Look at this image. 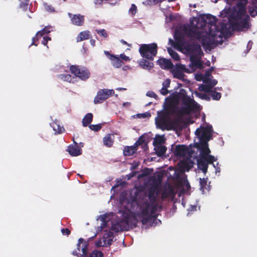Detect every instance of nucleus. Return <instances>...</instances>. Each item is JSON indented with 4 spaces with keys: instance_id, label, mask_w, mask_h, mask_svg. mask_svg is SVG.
<instances>
[{
    "instance_id": "obj_1",
    "label": "nucleus",
    "mask_w": 257,
    "mask_h": 257,
    "mask_svg": "<svg viewBox=\"0 0 257 257\" xmlns=\"http://www.w3.org/2000/svg\"><path fill=\"white\" fill-rule=\"evenodd\" d=\"M158 205L155 202L153 203L146 201L141 207L142 210L139 217L143 224L145 225L151 222L156 218L155 215L157 210Z\"/></svg>"
},
{
    "instance_id": "obj_2",
    "label": "nucleus",
    "mask_w": 257,
    "mask_h": 257,
    "mask_svg": "<svg viewBox=\"0 0 257 257\" xmlns=\"http://www.w3.org/2000/svg\"><path fill=\"white\" fill-rule=\"evenodd\" d=\"M247 0L238 1L234 7V9L230 15L229 20L232 23H237L242 18L246 15V5Z\"/></svg>"
},
{
    "instance_id": "obj_3",
    "label": "nucleus",
    "mask_w": 257,
    "mask_h": 257,
    "mask_svg": "<svg viewBox=\"0 0 257 257\" xmlns=\"http://www.w3.org/2000/svg\"><path fill=\"white\" fill-rule=\"evenodd\" d=\"M181 101L183 106L178 111L179 116L189 114L198 107V103L193 98L186 94L182 95Z\"/></svg>"
},
{
    "instance_id": "obj_4",
    "label": "nucleus",
    "mask_w": 257,
    "mask_h": 257,
    "mask_svg": "<svg viewBox=\"0 0 257 257\" xmlns=\"http://www.w3.org/2000/svg\"><path fill=\"white\" fill-rule=\"evenodd\" d=\"M139 51L141 56L150 61H153L158 53V46L156 43L141 44Z\"/></svg>"
},
{
    "instance_id": "obj_5",
    "label": "nucleus",
    "mask_w": 257,
    "mask_h": 257,
    "mask_svg": "<svg viewBox=\"0 0 257 257\" xmlns=\"http://www.w3.org/2000/svg\"><path fill=\"white\" fill-rule=\"evenodd\" d=\"M209 33L211 36L206 35H203L201 32V38L197 39L201 43L204 48H211L218 44V41L216 40L217 34L212 33L211 29L209 31Z\"/></svg>"
},
{
    "instance_id": "obj_6",
    "label": "nucleus",
    "mask_w": 257,
    "mask_h": 257,
    "mask_svg": "<svg viewBox=\"0 0 257 257\" xmlns=\"http://www.w3.org/2000/svg\"><path fill=\"white\" fill-rule=\"evenodd\" d=\"M70 71L76 77H78L83 81L87 80L90 76V72L86 67H80L78 65H71L70 67Z\"/></svg>"
},
{
    "instance_id": "obj_7",
    "label": "nucleus",
    "mask_w": 257,
    "mask_h": 257,
    "mask_svg": "<svg viewBox=\"0 0 257 257\" xmlns=\"http://www.w3.org/2000/svg\"><path fill=\"white\" fill-rule=\"evenodd\" d=\"M88 242L84 240L82 238L78 239L77 244V250L73 251L72 254L77 257H88Z\"/></svg>"
},
{
    "instance_id": "obj_8",
    "label": "nucleus",
    "mask_w": 257,
    "mask_h": 257,
    "mask_svg": "<svg viewBox=\"0 0 257 257\" xmlns=\"http://www.w3.org/2000/svg\"><path fill=\"white\" fill-rule=\"evenodd\" d=\"M121 222L125 223L128 227L135 228L137 226L138 220L137 217L132 214L130 210H125L122 212Z\"/></svg>"
},
{
    "instance_id": "obj_9",
    "label": "nucleus",
    "mask_w": 257,
    "mask_h": 257,
    "mask_svg": "<svg viewBox=\"0 0 257 257\" xmlns=\"http://www.w3.org/2000/svg\"><path fill=\"white\" fill-rule=\"evenodd\" d=\"M212 127L211 125L207 126H200L195 131V135L199 140L209 141L211 138Z\"/></svg>"
},
{
    "instance_id": "obj_10",
    "label": "nucleus",
    "mask_w": 257,
    "mask_h": 257,
    "mask_svg": "<svg viewBox=\"0 0 257 257\" xmlns=\"http://www.w3.org/2000/svg\"><path fill=\"white\" fill-rule=\"evenodd\" d=\"M114 93L113 89H102L99 90L94 99L95 104L101 103Z\"/></svg>"
},
{
    "instance_id": "obj_11",
    "label": "nucleus",
    "mask_w": 257,
    "mask_h": 257,
    "mask_svg": "<svg viewBox=\"0 0 257 257\" xmlns=\"http://www.w3.org/2000/svg\"><path fill=\"white\" fill-rule=\"evenodd\" d=\"M174 155L175 156L179 157L191 156L192 155V151L187 146L178 145L176 146Z\"/></svg>"
},
{
    "instance_id": "obj_12",
    "label": "nucleus",
    "mask_w": 257,
    "mask_h": 257,
    "mask_svg": "<svg viewBox=\"0 0 257 257\" xmlns=\"http://www.w3.org/2000/svg\"><path fill=\"white\" fill-rule=\"evenodd\" d=\"M186 50L190 55H196V56L201 57L203 54L201 46L198 44L193 43L187 45Z\"/></svg>"
},
{
    "instance_id": "obj_13",
    "label": "nucleus",
    "mask_w": 257,
    "mask_h": 257,
    "mask_svg": "<svg viewBox=\"0 0 257 257\" xmlns=\"http://www.w3.org/2000/svg\"><path fill=\"white\" fill-rule=\"evenodd\" d=\"M70 18L72 24L77 26H82L84 23V17L80 14H72L69 13L68 14Z\"/></svg>"
},
{
    "instance_id": "obj_14",
    "label": "nucleus",
    "mask_w": 257,
    "mask_h": 257,
    "mask_svg": "<svg viewBox=\"0 0 257 257\" xmlns=\"http://www.w3.org/2000/svg\"><path fill=\"white\" fill-rule=\"evenodd\" d=\"M190 61L191 62L190 67L194 71L196 68L202 69L203 67L202 62L200 57L196 55H191L190 56Z\"/></svg>"
},
{
    "instance_id": "obj_15",
    "label": "nucleus",
    "mask_w": 257,
    "mask_h": 257,
    "mask_svg": "<svg viewBox=\"0 0 257 257\" xmlns=\"http://www.w3.org/2000/svg\"><path fill=\"white\" fill-rule=\"evenodd\" d=\"M106 56L111 60V63L113 66L115 68H118L121 67L123 62L118 57L110 54L108 51L104 52Z\"/></svg>"
},
{
    "instance_id": "obj_16",
    "label": "nucleus",
    "mask_w": 257,
    "mask_h": 257,
    "mask_svg": "<svg viewBox=\"0 0 257 257\" xmlns=\"http://www.w3.org/2000/svg\"><path fill=\"white\" fill-rule=\"evenodd\" d=\"M158 193L157 186L153 185L148 189V197L150 203H153L156 202Z\"/></svg>"
},
{
    "instance_id": "obj_17",
    "label": "nucleus",
    "mask_w": 257,
    "mask_h": 257,
    "mask_svg": "<svg viewBox=\"0 0 257 257\" xmlns=\"http://www.w3.org/2000/svg\"><path fill=\"white\" fill-rule=\"evenodd\" d=\"M51 28H52V27L51 26H50V27L46 26L42 30L38 31L36 33L35 37L33 38L32 43L31 45L37 46L38 44L36 43V41H38L39 40V38L43 36L44 35L50 33V32H51L50 29H51Z\"/></svg>"
},
{
    "instance_id": "obj_18",
    "label": "nucleus",
    "mask_w": 257,
    "mask_h": 257,
    "mask_svg": "<svg viewBox=\"0 0 257 257\" xmlns=\"http://www.w3.org/2000/svg\"><path fill=\"white\" fill-rule=\"evenodd\" d=\"M191 156H187L186 158H184L182 161L179 162L180 167L187 171L193 167V162L191 160Z\"/></svg>"
},
{
    "instance_id": "obj_19",
    "label": "nucleus",
    "mask_w": 257,
    "mask_h": 257,
    "mask_svg": "<svg viewBox=\"0 0 257 257\" xmlns=\"http://www.w3.org/2000/svg\"><path fill=\"white\" fill-rule=\"evenodd\" d=\"M157 63L163 69H172L174 66L170 60L165 58H161L157 61Z\"/></svg>"
},
{
    "instance_id": "obj_20",
    "label": "nucleus",
    "mask_w": 257,
    "mask_h": 257,
    "mask_svg": "<svg viewBox=\"0 0 257 257\" xmlns=\"http://www.w3.org/2000/svg\"><path fill=\"white\" fill-rule=\"evenodd\" d=\"M74 146L70 145L67 149V151L72 156H77L81 154L82 150L78 146L77 143L73 140Z\"/></svg>"
},
{
    "instance_id": "obj_21",
    "label": "nucleus",
    "mask_w": 257,
    "mask_h": 257,
    "mask_svg": "<svg viewBox=\"0 0 257 257\" xmlns=\"http://www.w3.org/2000/svg\"><path fill=\"white\" fill-rule=\"evenodd\" d=\"M182 119L180 117H177L172 120L169 121L168 128L167 130H176L180 127Z\"/></svg>"
},
{
    "instance_id": "obj_22",
    "label": "nucleus",
    "mask_w": 257,
    "mask_h": 257,
    "mask_svg": "<svg viewBox=\"0 0 257 257\" xmlns=\"http://www.w3.org/2000/svg\"><path fill=\"white\" fill-rule=\"evenodd\" d=\"M186 34L190 37L195 38L196 39H199L201 38V32L200 31H197L193 28H185L184 29Z\"/></svg>"
},
{
    "instance_id": "obj_23",
    "label": "nucleus",
    "mask_w": 257,
    "mask_h": 257,
    "mask_svg": "<svg viewBox=\"0 0 257 257\" xmlns=\"http://www.w3.org/2000/svg\"><path fill=\"white\" fill-rule=\"evenodd\" d=\"M214 29H215V31L213 33L217 34H218V33H220V34L218 35V37L221 38L222 35L226 31V25L223 22H219L218 25L217 24L216 25H214Z\"/></svg>"
},
{
    "instance_id": "obj_24",
    "label": "nucleus",
    "mask_w": 257,
    "mask_h": 257,
    "mask_svg": "<svg viewBox=\"0 0 257 257\" xmlns=\"http://www.w3.org/2000/svg\"><path fill=\"white\" fill-rule=\"evenodd\" d=\"M197 165L199 169L202 171L203 173L206 174L208 169V164L204 157L201 156L197 160Z\"/></svg>"
},
{
    "instance_id": "obj_25",
    "label": "nucleus",
    "mask_w": 257,
    "mask_h": 257,
    "mask_svg": "<svg viewBox=\"0 0 257 257\" xmlns=\"http://www.w3.org/2000/svg\"><path fill=\"white\" fill-rule=\"evenodd\" d=\"M169 121L165 119L164 116H160L159 119L156 121V125L159 128L163 131L167 130L168 128Z\"/></svg>"
},
{
    "instance_id": "obj_26",
    "label": "nucleus",
    "mask_w": 257,
    "mask_h": 257,
    "mask_svg": "<svg viewBox=\"0 0 257 257\" xmlns=\"http://www.w3.org/2000/svg\"><path fill=\"white\" fill-rule=\"evenodd\" d=\"M249 17L248 15H246L245 17L243 19H241L240 21H239L237 23H232L233 25H236L241 28H246L248 29L249 28Z\"/></svg>"
},
{
    "instance_id": "obj_27",
    "label": "nucleus",
    "mask_w": 257,
    "mask_h": 257,
    "mask_svg": "<svg viewBox=\"0 0 257 257\" xmlns=\"http://www.w3.org/2000/svg\"><path fill=\"white\" fill-rule=\"evenodd\" d=\"M149 60L146 59H142L140 62V66L144 69L150 70L154 67V63L152 62H149Z\"/></svg>"
},
{
    "instance_id": "obj_28",
    "label": "nucleus",
    "mask_w": 257,
    "mask_h": 257,
    "mask_svg": "<svg viewBox=\"0 0 257 257\" xmlns=\"http://www.w3.org/2000/svg\"><path fill=\"white\" fill-rule=\"evenodd\" d=\"M90 32L89 31H85L80 32L77 37V42H81L90 38Z\"/></svg>"
},
{
    "instance_id": "obj_29",
    "label": "nucleus",
    "mask_w": 257,
    "mask_h": 257,
    "mask_svg": "<svg viewBox=\"0 0 257 257\" xmlns=\"http://www.w3.org/2000/svg\"><path fill=\"white\" fill-rule=\"evenodd\" d=\"M137 149L134 146H126L123 149L124 156H132L137 152Z\"/></svg>"
},
{
    "instance_id": "obj_30",
    "label": "nucleus",
    "mask_w": 257,
    "mask_h": 257,
    "mask_svg": "<svg viewBox=\"0 0 257 257\" xmlns=\"http://www.w3.org/2000/svg\"><path fill=\"white\" fill-rule=\"evenodd\" d=\"M93 114L92 113H87L82 119V125L84 127L90 125L93 119Z\"/></svg>"
},
{
    "instance_id": "obj_31",
    "label": "nucleus",
    "mask_w": 257,
    "mask_h": 257,
    "mask_svg": "<svg viewBox=\"0 0 257 257\" xmlns=\"http://www.w3.org/2000/svg\"><path fill=\"white\" fill-rule=\"evenodd\" d=\"M207 180L208 178H200V190L203 193L204 192L205 190H209V186L207 185Z\"/></svg>"
},
{
    "instance_id": "obj_32",
    "label": "nucleus",
    "mask_w": 257,
    "mask_h": 257,
    "mask_svg": "<svg viewBox=\"0 0 257 257\" xmlns=\"http://www.w3.org/2000/svg\"><path fill=\"white\" fill-rule=\"evenodd\" d=\"M113 142V140L111 138V135L109 134L105 136L103 139L104 145L108 148L112 146Z\"/></svg>"
},
{
    "instance_id": "obj_33",
    "label": "nucleus",
    "mask_w": 257,
    "mask_h": 257,
    "mask_svg": "<svg viewBox=\"0 0 257 257\" xmlns=\"http://www.w3.org/2000/svg\"><path fill=\"white\" fill-rule=\"evenodd\" d=\"M167 147L164 146H155V150L156 154L158 157L163 156L167 151Z\"/></svg>"
},
{
    "instance_id": "obj_34",
    "label": "nucleus",
    "mask_w": 257,
    "mask_h": 257,
    "mask_svg": "<svg viewBox=\"0 0 257 257\" xmlns=\"http://www.w3.org/2000/svg\"><path fill=\"white\" fill-rule=\"evenodd\" d=\"M171 72L174 78L179 79L181 80L184 79L185 75L183 72L173 69H172Z\"/></svg>"
},
{
    "instance_id": "obj_35",
    "label": "nucleus",
    "mask_w": 257,
    "mask_h": 257,
    "mask_svg": "<svg viewBox=\"0 0 257 257\" xmlns=\"http://www.w3.org/2000/svg\"><path fill=\"white\" fill-rule=\"evenodd\" d=\"M172 69L175 70H178V71H181L182 72H190V71L187 68H186L184 65L180 63L176 64L175 67H173Z\"/></svg>"
},
{
    "instance_id": "obj_36",
    "label": "nucleus",
    "mask_w": 257,
    "mask_h": 257,
    "mask_svg": "<svg viewBox=\"0 0 257 257\" xmlns=\"http://www.w3.org/2000/svg\"><path fill=\"white\" fill-rule=\"evenodd\" d=\"M206 18L208 21V23L211 25V27H214V25H216L217 19L215 16L208 14L206 16Z\"/></svg>"
},
{
    "instance_id": "obj_37",
    "label": "nucleus",
    "mask_w": 257,
    "mask_h": 257,
    "mask_svg": "<svg viewBox=\"0 0 257 257\" xmlns=\"http://www.w3.org/2000/svg\"><path fill=\"white\" fill-rule=\"evenodd\" d=\"M168 52L174 60L179 61L180 60V56L179 54L175 50L171 48H168Z\"/></svg>"
},
{
    "instance_id": "obj_38",
    "label": "nucleus",
    "mask_w": 257,
    "mask_h": 257,
    "mask_svg": "<svg viewBox=\"0 0 257 257\" xmlns=\"http://www.w3.org/2000/svg\"><path fill=\"white\" fill-rule=\"evenodd\" d=\"M199 143H196L195 144V147L200 149V151L208 146V142L209 141L206 140H199Z\"/></svg>"
},
{
    "instance_id": "obj_39",
    "label": "nucleus",
    "mask_w": 257,
    "mask_h": 257,
    "mask_svg": "<svg viewBox=\"0 0 257 257\" xmlns=\"http://www.w3.org/2000/svg\"><path fill=\"white\" fill-rule=\"evenodd\" d=\"M210 95L212 99L215 100H219L221 97V93L216 92L215 90H211Z\"/></svg>"
},
{
    "instance_id": "obj_40",
    "label": "nucleus",
    "mask_w": 257,
    "mask_h": 257,
    "mask_svg": "<svg viewBox=\"0 0 257 257\" xmlns=\"http://www.w3.org/2000/svg\"><path fill=\"white\" fill-rule=\"evenodd\" d=\"M110 230L115 232L121 231V228L120 225V222H116L115 224H112L111 226Z\"/></svg>"
},
{
    "instance_id": "obj_41",
    "label": "nucleus",
    "mask_w": 257,
    "mask_h": 257,
    "mask_svg": "<svg viewBox=\"0 0 257 257\" xmlns=\"http://www.w3.org/2000/svg\"><path fill=\"white\" fill-rule=\"evenodd\" d=\"M166 110V111H168L170 113L173 114L176 112V107L172 103H170L167 105Z\"/></svg>"
},
{
    "instance_id": "obj_42",
    "label": "nucleus",
    "mask_w": 257,
    "mask_h": 257,
    "mask_svg": "<svg viewBox=\"0 0 257 257\" xmlns=\"http://www.w3.org/2000/svg\"><path fill=\"white\" fill-rule=\"evenodd\" d=\"M88 257H103V253L101 251L94 250Z\"/></svg>"
},
{
    "instance_id": "obj_43",
    "label": "nucleus",
    "mask_w": 257,
    "mask_h": 257,
    "mask_svg": "<svg viewBox=\"0 0 257 257\" xmlns=\"http://www.w3.org/2000/svg\"><path fill=\"white\" fill-rule=\"evenodd\" d=\"M202 157H204L206 160L207 164H213V162L216 161L215 158L214 156H211L210 155H208L207 156L201 155Z\"/></svg>"
},
{
    "instance_id": "obj_44",
    "label": "nucleus",
    "mask_w": 257,
    "mask_h": 257,
    "mask_svg": "<svg viewBox=\"0 0 257 257\" xmlns=\"http://www.w3.org/2000/svg\"><path fill=\"white\" fill-rule=\"evenodd\" d=\"M153 172V169L146 168L142 171V174L141 175V176L142 177L147 176L151 174Z\"/></svg>"
},
{
    "instance_id": "obj_45",
    "label": "nucleus",
    "mask_w": 257,
    "mask_h": 257,
    "mask_svg": "<svg viewBox=\"0 0 257 257\" xmlns=\"http://www.w3.org/2000/svg\"><path fill=\"white\" fill-rule=\"evenodd\" d=\"M211 88L210 87V86L208 84V85H202L201 86H200L199 87V90L200 91H204L205 92H211Z\"/></svg>"
},
{
    "instance_id": "obj_46",
    "label": "nucleus",
    "mask_w": 257,
    "mask_h": 257,
    "mask_svg": "<svg viewBox=\"0 0 257 257\" xmlns=\"http://www.w3.org/2000/svg\"><path fill=\"white\" fill-rule=\"evenodd\" d=\"M60 78L64 81L70 82L72 79L71 75L68 74H62L60 75Z\"/></svg>"
},
{
    "instance_id": "obj_47",
    "label": "nucleus",
    "mask_w": 257,
    "mask_h": 257,
    "mask_svg": "<svg viewBox=\"0 0 257 257\" xmlns=\"http://www.w3.org/2000/svg\"><path fill=\"white\" fill-rule=\"evenodd\" d=\"M164 143V140L162 137L159 136L158 138H157L153 142L154 145L155 146H160L161 144Z\"/></svg>"
},
{
    "instance_id": "obj_48",
    "label": "nucleus",
    "mask_w": 257,
    "mask_h": 257,
    "mask_svg": "<svg viewBox=\"0 0 257 257\" xmlns=\"http://www.w3.org/2000/svg\"><path fill=\"white\" fill-rule=\"evenodd\" d=\"M89 127L92 131H94V132H98L101 128V124H90L89 125Z\"/></svg>"
},
{
    "instance_id": "obj_49",
    "label": "nucleus",
    "mask_w": 257,
    "mask_h": 257,
    "mask_svg": "<svg viewBox=\"0 0 257 257\" xmlns=\"http://www.w3.org/2000/svg\"><path fill=\"white\" fill-rule=\"evenodd\" d=\"M52 127L54 131L56 132V133L60 134L62 132V130H64L63 127H61L56 123H53Z\"/></svg>"
},
{
    "instance_id": "obj_50",
    "label": "nucleus",
    "mask_w": 257,
    "mask_h": 257,
    "mask_svg": "<svg viewBox=\"0 0 257 257\" xmlns=\"http://www.w3.org/2000/svg\"><path fill=\"white\" fill-rule=\"evenodd\" d=\"M96 32L97 33L104 38H106L108 37V34L104 29H100V30H96Z\"/></svg>"
},
{
    "instance_id": "obj_51",
    "label": "nucleus",
    "mask_w": 257,
    "mask_h": 257,
    "mask_svg": "<svg viewBox=\"0 0 257 257\" xmlns=\"http://www.w3.org/2000/svg\"><path fill=\"white\" fill-rule=\"evenodd\" d=\"M196 95L202 99H205L207 101H209L210 99L209 96L204 93L196 92Z\"/></svg>"
},
{
    "instance_id": "obj_52",
    "label": "nucleus",
    "mask_w": 257,
    "mask_h": 257,
    "mask_svg": "<svg viewBox=\"0 0 257 257\" xmlns=\"http://www.w3.org/2000/svg\"><path fill=\"white\" fill-rule=\"evenodd\" d=\"M101 220L102 222L101 224V227L102 228H104L107 226V223L109 222V220H107V217L105 215H103L101 217Z\"/></svg>"
},
{
    "instance_id": "obj_53",
    "label": "nucleus",
    "mask_w": 257,
    "mask_h": 257,
    "mask_svg": "<svg viewBox=\"0 0 257 257\" xmlns=\"http://www.w3.org/2000/svg\"><path fill=\"white\" fill-rule=\"evenodd\" d=\"M200 152L201 153V155H204V156H207V155H209V154L211 152L210 149L208 148V146H207L206 147H205V148H203V149H202L200 151Z\"/></svg>"
},
{
    "instance_id": "obj_54",
    "label": "nucleus",
    "mask_w": 257,
    "mask_h": 257,
    "mask_svg": "<svg viewBox=\"0 0 257 257\" xmlns=\"http://www.w3.org/2000/svg\"><path fill=\"white\" fill-rule=\"evenodd\" d=\"M137 11V7L135 4H132L130 9V12L132 13V15H135Z\"/></svg>"
},
{
    "instance_id": "obj_55",
    "label": "nucleus",
    "mask_w": 257,
    "mask_h": 257,
    "mask_svg": "<svg viewBox=\"0 0 257 257\" xmlns=\"http://www.w3.org/2000/svg\"><path fill=\"white\" fill-rule=\"evenodd\" d=\"M103 243H102V242L101 241V240H98V241H97L96 242L95 245L97 247L106 246V239H103Z\"/></svg>"
},
{
    "instance_id": "obj_56",
    "label": "nucleus",
    "mask_w": 257,
    "mask_h": 257,
    "mask_svg": "<svg viewBox=\"0 0 257 257\" xmlns=\"http://www.w3.org/2000/svg\"><path fill=\"white\" fill-rule=\"evenodd\" d=\"M51 40V38L48 36H44L42 41V44L44 46H46L48 42Z\"/></svg>"
},
{
    "instance_id": "obj_57",
    "label": "nucleus",
    "mask_w": 257,
    "mask_h": 257,
    "mask_svg": "<svg viewBox=\"0 0 257 257\" xmlns=\"http://www.w3.org/2000/svg\"><path fill=\"white\" fill-rule=\"evenodd\" d=\"M104 231L106 232L104 233V236L103 239H106V238L111 237L113 236V233L111 230H109V231L105 230Z\"/></svg>"
},
{
    "instance_id": "obj_58",
    "label": "nucleus",
    "mask_w": 257,
    "mask_h": 257,
    "mask_svg": "<svg viewBox=\"0 0 257 257\" xmlns=\"http://www.w3.org/2000/svg\"><path fill=\"white\" fill-rule=\"evenodd\" d=\"M28 3L27 2H21L20 5V8L24 11H26L28 9Z\"/></svg>"
},
{
    "instance_id": "obj_59",
    "label": "nucleus",
    "mask_w": 257,
    "mask_h": 257,
    "mask_svg": "<svg viewBox=\"0 0 257 257\" xmlns=\"http://www.w3.org/2000/svg\"><path fill=\"white\" fill-rule=\"evenodd\" d=\"M61 231L63 235H66L68 236L71 233V231L68 228H62Z\"/></svg>"
},
{
    "instance_id": "obj_60",
    "label": "nucleus",
    "mask_w": 257,
    "mask_h": 257,
    "mask_svg": "<svg viewBox=\"0 0 257 257\" xmlns=\"http://www.w3.org/2000/svg\"><path fill=\"white\" fill-rule=\"evenodd\" d=\"M146 95L148 96H149V97H153V98H156L157 97V94L154 92L153 91H149L147 92Z\"/></svg>"
},
{
    "instance_id": "obj_61",
    "label": "nucleus",
    "mask_w": 257,
    "mask_h": 257,
    "mask_svg": "<svg viewBox=\"0 0 257 257\" xmlns=\"http://www.w3.org/2000/svg\"><path fill=\"white\" fill-rule=\"evenodd\" d=\"M170 80L169 79H167L163 82L162 85L164 87L168 88L170 86Z\"/></svg>"
},
{
    "instance_id": "obj_62",
    "label": "nucleus",
    "mask_w": 257,
    "mask_h": 257,
    "mask_svg": "<svg viewBox=\"0 0 257 257\" xmlns=\"http://www.w3.org/2000/svg\"><path fill=\"white\" fill-rule=\"evenodd\" d=\"M144 142H145L144 138H143V136H141L139 138V140L136 143V144L138 146L141 145L144 143Z\"/></svg>"
},
{
    "instance_id": "obj_63",
    "label": "nucleus",
    "mask_w": 257,
    "mask_h": 257,
    "mask_svg": "<svg viewBox=\"0 0 257 257\" xmlns=\"http://www.w3.org/2000/svg\"><path fill=\"white\" fill-rule=\"evenodd\" d=\"M169 91L167 89V88L166 87H163L161 90H160V93L163 95H167Z\"/></svg>"
},
{
    "instance_id": "obj_64",
    "label": "nucleus",
    "mask_w": 257,
    "mask_h": 257,
    "mask_svg": "<svg viewBox=\"0 0 257 257\" xmlns=\"http://www.w3.org/2000/svg\"><path fill=\"white\" fill-rule=\"evenodd\" d=\"M249 13L252 17H255L257 15V12L254 9H249Z\"/></svg>"
}]
</instances>
